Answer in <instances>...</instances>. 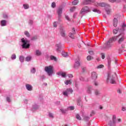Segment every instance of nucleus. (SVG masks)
<instances>
[{"mask_svg": "<svg viewBox=\"0 0 126 126\" xmlns=\"http://www.w3.org/2000/svg\"><path fill=\"white\" fill-rule=\"evenodd\" d=\"M121 35H122L121 33L119 35H117V36H113V37L110 38L109 40L105 42V43L101 47V49L109 50L110 49H111L114 45L113 42L116 41Z\"/></svg>", "mask_w": 126, "mask_h": 126, "instance_id": "obj_1", "label": "nucleus"}, {"mask_svg": "<svg viewBox=\"0 0 126 126\" xmlns=\"http://www.w3.org/2000/svg\"><path fill=\"white\" fill-rule=\"evenodd\" d=\"M95 5L97 7H98L99 6L100 7H104V10L107 14H110L112 12L110 5L106 3H104L103 2L101 3H95Z\"/></svg>", "mask_w": 126, "mask_h": 126, "instance_id": "obj_2", "label": "nucleus"}, {"mask_svg": "<svg viewBox=\"0 0 126 126\" xmlns=\"http://www.w3.org/2000/svg\"><path fill=\"white\" fill-rule=\"evenodd\" d=\"M21 43V46L23 49H29L31 47L30 41L27 38H22Z\"/></svg>", "mask_w": 126, "mask_h": 126, "instance_id": "obj_3", "label": "nucleus"}, {"mask_svg": "<svg viewBox=\"0 0 126 126\" xmlns=\"http://www.w3.org/2000/svg\"><path fill=\"white\" fill-rule=\"evenodd\" d=\"M117 74L116 73H108L107 79V82H110L112 84H116V78Z\"/></svg>", "mask_w": 126, "mask_h": 126, "instance_id": "obj_4", "label": "nucleus"}, {"mask_svg": "<svg viewBox=\"0 0 126 126\" xmlns=\"http://www.w3.org/2000/svg\"><path fill=\"white\" fill-rule=\"evenodd\" d=\"M90 12L89 8L87 6L84 7L82 8L80 12V15H81V18L85 14Z\"/></svg>", "mask_w": 126, "mask_h": 126, "instance_id": "obj_5", "label": "nucleus"}, {"mask_svg": "<svg viewBox=\"0 0 126 126\" xmlns=\"http://www.w3.org/2000/svg\"><path fill=\"white\" fill-rule=\"evenodd\" d=\"M45 71L47 72L48 75L50 76L51 75H52L53 73V66L52 65H49V66H45L44 68Z\"/></svg>", "mask_w": 126, "mask_h": 126, "instance_id": "obj_6", "label": "nucleus"}, {"mask_svg": "<svg viewBox=\"0 0 126 126\" xmlns=\"http://www.w3.org/2000/svg\"><path fill=\"white\" fill-rule=\"evenodd\" d=\"M80 60L79 59V58H78L77 59H76L75 61V63L74 64V68H75L76 69H77V68H78L80 65Z\"/></svg>", "mask_w": 126, "mask_h": 126, "instance_id": "obj_7", "label": "nucleus"}, {"mask_svg": "<svg viewBox=\"0 0 126 126\" xmlns=\"http://www.w3.org/2000/svg\"><path fill=\"white\" fill-rule=\"evenodd\" d=\"M63 6H61L58 8L57 10V14H58V20H60L61 17H62V14L63 13Z\"/></svg>", "mask_w": 126, "mask_h": 126, "instance_id": "obj_8", "label": "nucleus"}, {"mask_svg": "<svg viewBox=\"0 0 126 126\" xmlns=\"http://www.w3.org/2000/svg\"><path fill=\"white\" fill-rule=\"evenodd\" d=\"M73 90L72 89H70V88H68L66 89V91H64L63 92V94L64 95H66V96H68V94H72L73 93Z\"/></svg>", "mask_w": 126, "mask_h": 126, "instance_id": "obj_9", "label": "nucleus"}, {"mask_svg": "<svg viewBox=\"0 0 126 126\" xmlns=\"http://www.w3.org/2000/svg\"><path fill=\"white\" fill-rule=\"evenodd\" d=\"M116 122V115H113L112 117V121L110 120L109 122V125L110 126H115Z\"/></svg>", "mask_w": 126, "mask_h": 126, "instance_id": "obj_10", "label": "nucleus"}, {"mask_svg": "<svg viewBox=\"0 0 126 126\" xmlns=\"http://www.w3.org/2000/svg\"><path fill=\"white\" fill-rule=\"evenodd\" d=\"M76 34L75 32V28L73 27L72 28V32H70L68 34L69 37H70V38H72V39H74V34Z\"/></svg>", "mask_w": 126, "mask_h": 126, "instance_id": "obj_11", "label": "nucleus"}, {"mask_svg": "<svg viewBox=\"0 0 126 126\" xmlns=\"http://www.w3.org/2000/svg\"><path fill=\"white\" fill-rule=\"evenodd\" d=\"M26 88L28 91H32L33 90V86L31 85V84H26Z\"/></svg>", "mask_w": 126, "mask_h": 126, "instance_id": "obj_12", "label": "nucleus"}, {"mask_svg": "<svg viewBox=\"0 0 126 126\" xmlns=\"http://www.w3.org/2000/svg\"><path fill=\"white\" fill-rule=\"evenodd\" d=\"M94 0H84V2L82 4H83V5H89V4H91V3H94Z\"/></svg>", "mask_w": 126, "mask_h": 126, "instance_id": "obj_13", "label": "nucleus"}, {"mask_svg": "<svg viewBox=\"0 0 126 126\" xmlns=\"http://www.w3.org/2000/svg\"><path fill=\"white\" fill-rule=\"evenodd\" d=\"M91 77L94 80H96L98 77L97 73L95 71H93V72H92Z\"/></svg>", "mask_w": 126, "mask_h": 126, "instance_id": "obj_14", "label": "nucleus"}, {"mask_svg": "<svg viewBox=\"0 0 126 126\" xmlns=\"http://www.w3.org/2000/svg\"><path fill=\"white\" fill-rule=\"evenodd\" d=\"M56 46L57 47V52H58V53H61L62 49V44H61V43H59V44H57L56 45Z\"/></svg>", "mask_w": 126, "mask_h": 126, "instance_id": "obj_15", "label": "nucleus"}, {"mask_svg": "<svg viewBox=\"0 0 126 126\" xmlns=\"http://www.w3.org/2000/svg\"><path fill=\"white\" fill-rule=\"evenodd\" d=\"M57 75H59V76H62V77L64 78H65V77H66V74L65 72H63V71L58 72Z\"/></svg>", "mask_w": 126, "mask_h": 126, "instance_id": "obj_16", "label": "nucleus"}, {"mask_svg": "<svg viewBox=\"0 0 126 126\" xmlns=\"http://www.w3.org/2000/svg\"><path fill=\"white\" fill-rule=\"evenodd\" d=\"M77 105H80V106H82V101L80 96H79V97H78L77 99Z\"/></svg>", "mask_w": 126, "mask_h": 126, "instance_id": "obj_17", "label": "nucleus"}, {"mask_svg": "<svg viewBox=\"0 0 126 126\" xmlns=\"http://www.w3.org/2000/svg\"><path fill=\"white\" fill-rule=\"evenodd\" d=\"M39 105H38V104H37L36 103H34L32 105V110H35L36 109H38V108H39Z\"/></svg>", "mask_w": 126, "mask_h": 126, "instance_id": "obj_18", "label": "nucleus"}, {"mask_svg": "<svg viewBox=\"0 0 126 126\" xmlns=\"http://www.w3.org/2000/svg\"><path fill=\"white\" fill-rule=\"evenodd\" d=\"M118 21L117 19H116V18H114V19H113V26H114V27H117L118 25Z\"/></svg>", "mask_w": 126, "mask_h": 126, "instance_id": "obj_19", "label": "nucleus"}, {"mask_svg": "<svg viewBox=\"0 0 126 126\" xmlns=\"http://www.w3.org/2000/svg\"><path fill=\"white\" fill-rule=\"evenodd\" d=\"M92 90H93L92 86H89L87 89L88 93H89V94H91L92 93Z\"/></svg>", "mask_w": 126, "mask_h": 126, "instance_id": "obj_20", "label": "nucleus"}, {"mask_svg": "<svg viewBox=\"0 0 126 126\" xmlns=\"http://www.w3.org/2000/svg\"><path fill=\"white\" fill-rule=\"evenodd\" d=\"M7 21L5 20H2L0 21V25L1 26H5L6 25Z\"/></svg>", "mask_w": 126, "mask_h": 126, "instance_id": "obj_21", "label": "nucleus"}, {"mask_svg": "<svg viewBox=\"0 0 126 126\" xmlns=\"http://www.w3.org/2000/svg\"><path fill=\"white\" fill-rule=\"evenodd\" d=\"M35 54L36 56H41V55H42V53L39 50H36L35 52Z\"/></svg>", "mask_w": 126, "mask_h": 126, "instance_id": "obj_22", "label": "nucleus"}, {"mask_svg": "<svg viewBox=\"0 0 126 126\" xmlns=\"http://www.w3.org/2000/svg\"><path fill=\"white\" fill-rule=\"evenodd\" d=\"M61 34L63 37H65V36L66 35L65 31L63 29H61Z\"/></svg>", "mask_w": 126, "mask_h": 126, "instance_id": "obj_23", "label": "nucleus"}, {"mask_svg": "<svg viewBox=\"0 0 126 126\" xmlns=\"http://www.w3.org/2000/svg\"><path fill=\"white\" fill-rule=\"evenodd\" d=\"M124 40H125V36H122L121 38H120V39L118 41V43L119 44H121V43H122V42H123V41H124Z\"/></svg>", "mask_w": 126, "mask_h": 126, "instance_id": "obj_24", "label": "nucleus"}, {"mask_svg": "<svg viewBox=\"0 0 126 126\" xmlns=\"http://www.w3.org/2000/svg\"><path fill=\"white\" fill-rule=\"evenodd\" d=\"M79 2V0H74V1L72 2V4L74 6H75L76 5H77V4H78Z\"/></svg>", "mask_w": 126, "mask_h": 126, "instance_id": "obj_25", "label": "nucleus"}, {"mask_svg": "<svg viewBox=\"0 0 126 126\" xmlns=\"http://www.w3.org/2000/svg\"><path fill=\"white\" fill-rule=\"evenodd\" d=\"M94 93L96 95H99L101 94L100 91H98V90H95Z\"/></svg>", "mask_w": 126, "mask_h": 126, "instance_id": "obj_26", "label": "nucleus"}, {"mask_svg": "<svg viewBox=\"0 0 126 126\" xmlns=\"http://www.w3.org/2000/svg\"><path fill=\"white\" fill-rule=\"evenodd\" d=\"M19 61L21 63H23L24 62V57L23 56H20L19 57Z\"/></svg>", "mask_w": 126, "mask_h": 126, "instance_id": "obj_27", "label": "nucleus"}, {"mask_svg": "<svg viewBox=\"0 0 126 126\" xmlns=\"http://www.w3.org/2000/svg\"><path fill=\"white\" fill-rule=\"evenodd\" d=\"M62 55L63 57H64L65 58H66V57H68L67 53H66L65 52H64V51L62 52Z\"/></svg>", "mask_w": 126, "mask_h": 126, "instance_id": "obj_28", "label": "nucleus"}, {"mask_svg": "<svg viewBox=\"0 0 126 126\" xmlns=\"http://www.w3.org/2000/svg\"><path fill=\"white\" fill-rule=\"evenodd\" d=\"M31 73L34 74L36 72V68L35 67H32L31 69Z\"/></svg>", "mask_w": 126, "mask_h": 126, "instance_id": "obj_29", "label": "nucleus"}, {"mask_svg": "<svg viewBox=\"0 0 126 126\" xmlns=\"http://www.w3.org/2000/svg\"><path fill=\"white\" fill-rule=\"evenodd\" d=\"M31 60H32V57H31V56H28L26 58V62H30Z\"/></svg>", "mask_w": 126, "mask_h": 126, "instance_id": "obj_30", "label": "nucleus"}, {"mask_svg": "<svg viewBox=\"0 0 126 126\" xmlns=\"http://www.w3.org/2000/svg\"><path fill=\"white\" fill-rule=\"evenodd\" d=\"M48 116L51 118H54V113H52V112H49Z\"/></svg>", "mask_w": 126, "mask_h": 126, "instance_id": "obj_31", "label": "nucleus"}, {"mask_svg": "<svg viewBox=\"0 0 126 126\" xmlns=\"http://www.w3.org/2000/svg\"><path fill=\"white\" fill-rule=\"evenodd\" d=\"M23 7L26 10L29 9V5H28V4H24Z\"/></svg>", "mask_w": 126, "mask_h": 126, "instance_id": "obj_32", "label": "nucleus"}, {"mask_svg": "<svg viewBox=\"0 0 126 126\" xmlns=\"http://www.w3.org/2000/svg\"><path fill=\"white\" fill-rule=\"evenodd\" d=\"M93 11L95 13H97L98 14H101V12L99 10H97V9H93Z\"/></svg>", "mask_w": 126, "mask_h": 126, "instance_id": "obj_33", "label": "nucleus"}, {"mask_svg": "<svg viewBox=\"0 0 126 126\" xmlns=\"http://www.w3.org/2000/svg\"><path fill=\"white\" fill-rule=\"evenodd\" d=\"M120 28H116V29H113V32L114 33V34H117Z\"/></svg>", "mask_w": 126, "mask_h": 126, "instance_id": "obj_34", "label": "nucleus"}, {"mask_svg": "<svg viewBox=\"0 0 126 126\" xmlns=\"http://www.w3.org/2000/svg\"><path fill=\"white\" fill-rule=\"evenodd\" d=\"M50 59L51 60H53V61H55V62H56L57 61V58H56V57H54V56H50Z\"/></svg>", "mask_w": 126, "mask_h": 126, "instance_id": "obj_35", "label": "nucleus"}, {"mask_svg": "<svg viewBox=\"0 0 126 126\" xmlns=\"http://www.w3.org/2000/svg\"><path fill=\"white\" fill-rule=\"evenodd\" d=\"M24 33H25V35H26L27 37H30L31 35L29 32H28V31H25Z\"/></svg>", "mask_w": 126, "mask_h": 126, "instance_id": "obj_36", "label": "nucleus"}, {"mask_svg": "<svg viewBox=\"0 0 126 126\" xmlns=\"http://www.w3.org/2000/svg\"><path fill=\"white\" fill-rule=\"evenodd\" d=\"M71 82L70 81V80H66L65 81H64V84H65V85H68V84H71Z\"/></svg>", "mask_w": 126, "mask_h": 126, "instance_id": "obj_37", "label": "nucleus"}, {"mask_svg": "<svg viewBox=\"0 0 126 126\" xmlns=\"http://www.w3.org/2000/svg\"><path fill=\"white\" fill-rule=\"evenodd\" d=\"M11 59L12 60H16V55H15V54H13V55H12V56L11 57Z\"/></svg>", "mask_w": 126, "mask_h": 126, "instance_id": "obj_38", "label": "nucleus"}, {"mask_svg": "<svg viewBox=\"0 0 126 126\" xmlns=\"http://www.w3.org/2000/svg\"><path fill=\"white\" fill-rule=\"evenodd\" d=\"M111 63V59H108V66L109 68L110 67Z\"/></svg>", "mask_w": 126, "mask_h": 126, "instance_id": "obj_39", "label": "nucleus"}, {"mask_svg": "<svg viewBox=\"0 0 126 126\" xmlns=\"http://www.w3.org/2000/svg\"><path fill=\"white\" fill-rule=\"evenodd\" d=\"M60 111L62 113H65L67 111L66 109H64L63 108H61Z\"/></svg>", "mask_w": 126, "mask_h": 126, "instance_id": "obj_40", "label": "nucleus"}, {"mask_svg": "<svg viewBox=\"0 0 126 126\" xmlns=\"http://www.w3.org/2000/svg\"><path fill=\"white\" fill-rule=\"evenodd\" d=\"M84 119L85 121H89L90 117L89 116H84Z\"/></svg>", "mask_w": 126, "mask_h": 126, "instance_id": "obj_41", "label": "nucleus"}, {"mask_svg": "<svg viewBox=\"0 0 126 126\" xmlns=\"http://www.w3.org/2000/svg\"><path fill=\"white\" fill-rule=\"evenodd\" d=\"M76 10V7H72V8H70V11L71 12H74Z\"/></svg>", "mask_w": 126, "mask_h": 126, "instance_id": "obj_42", "label": "nucleus"}, {"mask_svg": "<svg viewBox=\"0 0 126 126\" xmlns=\"http://www.w3.org/2000/svg\"><path fill=\"white\" fill-rule=\"evenodd\" d=\"M76 117L77 119H79V120H81V117L79 114H76Z\"/></svg>", "mask_w": 126, "mask_h": 126, "instance_id": "obj_43", "label": "nucleus"}, {"mask_svg": "<svg viewBox=\"0 0 126 126\" xmlns=\"http://www.w3.org/2000/svg\"><path fill=\"white\" fill-rule=\"evenodd\" d=\"M58 23H59L58 21H54V22L53 23L54 27H57Z\"/></svg>", "mask_w": 126, "mask_h": 126, "instance_id": "obj_44", "label": "nucleus"}, {"mask_svg": "<svg viewBox=\"0 0 126 126\" xmlns=\"http://www.w3.org/2000/svg\"><path fill=\"white\" fill-rule=\"evenodd\" d=\"M87 59L88 61H91V60H92L93 57H91V56H88V57H87Z\"/></svg>", "mask_w": 126, "mask_h": 126, "instance_id": "obj_45", "label": "nucleus"}, {"mask_svg": "<svg viewBox=\"0 0 126 126\" xmlns=\"http://www.w3.org/2000/svg\"><path fill=\"white\" fill-rule=\"evenodd\" d=\"M103 67H104L103 64H99L97 66V68H103Z\"/></svg>", "mask_w": 126, "mask_h": 126, "instance_id": "obj_46", "label": "nucleus"}, {"mask_svg": "<svg viewBox=\"0 0 126 126\" xmlns=\"http://www.w3.org/2000/svg\"><path fill=\"white\" fill-rule=\"evenodd\" d=\"M51 6L52 8H55L56 6L55 2H53V3H52Z\"/></svg>", "mask_w": 126, "mask_h": 126, "instance_id": "obj_47", "label": "nucleus"}, {"mask_svg": "<svg viewBox=\"0 0 126 126\" xmlns=\"http://www.w3.org/2000/svg\"><path fill=\"white\" fill-rule=\"evenodd\" d=\"M3 18H8V16L7 14H3Z\"/></svg>", "mask_w": 126, "mask_h": 126, "instance_id": "obj_48", "label": "nucleus"}, {"mask_svg": "<svg viewBox=\"0 0 126 126\" xmlns=\"http://www.w3.org/2000/svg\"><path fill=\"white\" fill-rule=\"evenodd\" d=\"M6 100L7 101H8V102H10V101H11V98L10 97H9V96H7Z\"/></svg>", "mask_w": 126, "mask_h": 126, "instance_id": "obj_49", "label": "nucleus"}, {"mask_svg": "<svg viewBox=\"0 0 126 126\" xmlns=\"http://www.w3.org/2000/svg\"><path fill=\"white\" fill-rule=\"evenodd\" d=\"M29 24H30L31 25H32V24H33V20H30V21H29Z\"/></svg>", "mask_w": 126, "mask_h": 126, "instance_id": "obj_50", "label": "nucleus"}, {"mask_svg": "<svg viewBox=\"0 0 126 126\" xmlns=\"http://www.w3.org/2000/svg\"><path fill=\"white\" fill-rule=\"evenodd\" d=\"M37 38H38L37 36H33V37H32L31 39L32 40H36V39H37Z\"/></svg>", "mask_w": 126, "mask_h": 126, "instance_id": "obj_51", "label": "nucleus"}, {"mask_svg": "<svg viewBox=\"0 0 126 126\" xmlns=\"http://www.w3.org/2000/svg\"><path fill=\"white\" fill-rule=\"evenodd\" d=\"M101 58L103 60H104L105 59V55H104V53H101Z\"/></svg>", "mask_w": 126, "mask_h": 126, "instance_id": "obj_52", "label": "nucleus"}, {"mask_svg": "<svg viewBox=\"0 0 126 126\" xmlns=\"http://www.w3.org/2000/svg\"><path fill=\"white\" fill-rule=\"evenodd\" d=\"M65 18L66 19H67V20H68V21H70V19L68 16H65Z\"/></svg>", "mask_w": 126, "mask_h": 126, "instance_id": "obj_53", "label": "nucleus"}, {"mask_svg": "<svg viewBox=\"0 0 126 126\" xmlns=\"http://www.w3.org/2000/svg\"><path fill=\"white\" fill-rule=\"evenodd\" d=\"M69 108L71 110H73L75 108L74 106H69Z\"/></svg>", "mask_w": 126, "mask_h": 126, "instance_id": "obj_54", "label": "nucleus"}, {"mask_svg": "<svg viewBox=\"0 0 126 126\" xmlns=\"http://www.w3.org/2000/svg\"><path fill=\"white\" fill-rule=\"evenodd\" d=\"M89 53L90 55H94V52H93V51H89Z\"/></svg>", "mask_w": 126, "mask_h": 126, "instance_id": "obj_55", "label": "nucleus"}, {"mask_svg": "<svg viewBox=\"0 0 126 126\" xmlns=\"http://www.w3.org/2000/svg\"><path fill=\"white\" fill-rule=\"evenodd\" d=\"M28 101H29V100L28 99V98H25V99H24V102H25V103H28Z\"/></svg>", "mask_w": 126, "mask_h": 126, "instance_id": "obj_56", "label": "nucleus"}, {"mask_svg": "<svg viewBox=\"0 0 126 126\" xmlns=\"http://www.w3.org/2000/svg\"><path fill=\"white\" fill-rule=\"evenodd\" d=\"M68 76L69 78H72V77H73V74H68Z\"/></svg>", "mask_w": 126, "mask_h": 126, "instance_id": "obj_57", "label": "nucleus"}, {"mask_svg": "<svg viewBox=\"0 0 126 126\" xmlns=\"http://www.w3.org/2000/svg\"><path fill=\"white\" fill-rule=\"evenodd\" d=\"M124 27H126V24L125 23H123L122 24V28H124Z\"/></svg>", "mask_w": 126, "mask_h": 126, "instance_id": "obj_58", "label": "nucleus"}, {"mask_svg": "<svg viewBox=\"0 0 126 126\" xmlns=\"http://www.w3.org/2000/svg\"><path fill=\"white\" fill-rule=\"evenodd\" d=\"M76 15H77V13H74L73 17H74V18H76Z\"/></svg>", "mask_w": 126, "mask_h": 126, "instance_id": "obj_59", "label": "nucleus"}, {"mask_svg": "<svg viewBox=\"0 0 126 126\" xmlns=\"http://www.w3.org/2000/svg\"><path fill=\"white\" fill-rule=\"evenodd\" d=\"M45 78H46V76H45V75H42L41 76V79L42 80H44V79H45Z\"/></svg>", "mask_w": 126, "mask_h": 126, "instance_id": "obj_60", "label": "nucleus"}, {"mask_svg": "<svg viewBox=\"0 0 126 126\" xmlns=\"http://www.w3.org/2000/svg\"><path fill=\"white\" fill-rule=\"evenodd\" d=\"M80 80H81V81H84L85 79L84 77H80Z\"/></svg>", "mask_w": 126, "mask_h": 126, "instance_id": "obj_61", "label": "nucleus"}, {"mask_svg": "<svg viewBox=\"0 0 126 126\" xmlns=\"http://www.w3.org/2000/svg\"><path fill=\"white\" fill-rule=\"evenodd\" d=\"M122 110H123V111H125L126 110V108L125 106H123Z\"/></svg>", "mask_w": 126, "mask_h": 126, "instance_id": "obj_62", "label": "nucleus"}, {"mask_svg": "<svg viewBox=\"0 0 126 126\" xmlns=\"http://www.w3.org/2000/svg\"><path fill=\"white\" fill-rule=\"evenodd\" d=\"M94 85L95 86H98V82H97L96 81H94Z\"/></svg>", "mask_w": 126, "mask_h": 126, "instance_id": "obj_63", "label": "nucleus"}, {"mask_svg": "<svg viewBox=\"0 0 126 126\" xmlns=\"http://www.w3.org/2000/svg\"><path fill=\"white\" fill-rule=\"evenodd\" d=\"M86 69V67H82V71L83 72H85Z\"/></svg>", "mask_w": 126, "mask_h": 126, "instance_id": "obj_64", "label": "nucleus"}]
</instances>
